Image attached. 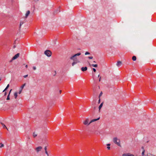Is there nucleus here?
Masks as SVG:
<instances>
[{"instance_id":"obj_24","label":"nucleus","mask_w":156,"mask_h":156,"mask_svg":"<svg viewBox=\"0 0 156 156\" xmlns=\"http://www.w3.org/2000/svg\"><path fill=\"white\" fill-rule=\"evenodd\" d=\"M90 54V53H89V52H87V51L85 53V55H89V54Z\"/></svg>"},{"instance_id":"obj_14","label":"nucleus","mask_w":156,"mask_h":156,"mask_svg":"<svg viewBox=\"0 0 156 156\" xmlns=\"http://www.w3.org/2000/svg\"><path fill=\"white\" fill-rule=\"evenodd\" d=\"M26 85V83H24V84H23L21 87H20V89L21 90H22L23 89V88L24 87V86H25Z\"/></svg>"},{"instance_id":"obj_5","label":"nucleus","mask_w":156,"mask_h":156,"mask_svg":"<svg viewBox=\"0 0 156 156\" xmlns=\"http://www.w3.org/2000/svg\"><path fill=\"white\" fill-rule=\"evenodd\" d=\"M20 56V54L19 53H17L14 56H13L12 58V60H11L10 61V62H11L12 61V60H15L17 58Z\"/></svg>"},{"instance_id":"obj_7","label":"nucleus","mask_w":156,"mask_h":156,"mask_svg":"<svg viewBox=\"0 0 156 156\" xmlns=\"http://www.w3.org/2000/svg\"><path fill=\"white\" fill-rule=\"evenodd\" d=\"M42 148V147H41L39 146V147H36L35 148V150L37 152H39V151H40L41 150Z\"/></svg>"},{"instance_id":"obj_16","label":"nucleus","mask_w":156,"mask_h":156,"mask_svg":"<svg viewBox=\"0 0 156 156\" xmlns=\"http://www.w3.org/2000/svg\"><path fill=\"white\" fill-rule=\"evenodd\" d=\"M14 96L15 97V98L16 99L17 97V93L16 92H15L14 94Z\"/></svg>"},{"instance_id":"obj_25","label":"nucleus","mask_w":156,"mask_h":156,"mask_svg":"<svg viewBox=\"0 0 156 156\" xmlns=\"http://www.w3.org/2000/svg\"><path fill=\"white\" fill-rule=\"evenodd\" d=\"M23 22H20V27L23 24Z\"/></svg>"},{"instance_id":"obj_29","label":"nucleus","mask_w":156,"mask_h":156,"mask_svg":"<svg viewBox=\"0 0 156 156\" xmlns=\"http://www.w3.org/2000/svg\"><path fill=\"white\" fill-rule=\"evenodd\" d=\"M93 71L94 72H96V69L94 68H93Z\"/></svg>"},{"instance_id":"obj_46","label":"nucleus","mask_w":156,"mask_h":156,"mask_svg":"<svg viewBox=\"0 0 156 156\" xmlns=\"http://www.w3.org/2000/svg\"><path fill=\"white\" fill-rule=\"evenodd\" d=\"M99 76H100V75H98V77H99Z\"/></svg>"},{"instance_id":"obj_17","label":"nucleus","mask_w":156,"mask_h":156,"mask_svg":"<svg viewBox=\"0 0 156 156\" xmlns=\"http://www.w3.org/2000/svg\"><path fill=\"white\" fill-rule=\"evenodd\" d=\"M1 124L2 125V126H3V128H6L7 129V128L6 127V126L3 123H1Z\"/></svg>"},{"instance_id":"obj_21","label":"nucleus","mask_w":156,"mask_h":156,"mask_svg":"<svg viewBox=\"0 0 156 156\" xmlns=\"http://www.w3.org/2000/svg\"><path fill=\"white\" fill-rule=\"evenodd\" d=\"M9 84H8L6 86V87L5 88V90H6L8 89V88H9Z\"/></svg>"},{"instance_id":"obj_39","label":"nucleus","mask_w":156,"mask_h":156,"mask_svg":"<svg viewBox=\"0 0 156 156\" xmlns=\"http://www.w3.org/2000/svg\"><path fill=\"white\" fill-rule=\"evenodd\" d=\"M100 99H99L98 101V103H100Z\"/></svg>"},{"instance_id":"obj_19","label":"nucleus","mask_w":156,"mask_h":156,"mask_svg":"<svg viewBox=\"0 0 156 156\" xmlns=\"http://www.w3.org/2000/svg\"><path fill=\"white\" fill-rule=\"evenodd\" d=\"M91 66L94 67H98V65L97 64H92Z\"/></svg>"},{"instance_id":"obj_4","label":"nucleus","mask_w":156,"mask_h":156,"mask_svg":"<svg viewBox=\"0 0 156 156\" xmlns=\"http://www.w3.org/2000/svg\"><path fill=\"white\" fill-rule=\"evenodd\" d=\"M74 61V62L72 63V65L73 66L75 64H76L78 62H79L76 57H75L73 59H71Z\"/></svg>"},{"instance_id":"obj_38","label":"nucleus","mask_w":156,"mask_h":156,"mask_svg":"<svg viewBox=\"0 0 156 156\" xmlns=\"http://www.w3.org/2000/svg\"><path fill=\"white\" fill-rule=\"evenodd\" d=\"M107 146H109L110 145V144H107Z\"/></svg>"},{"instance_id":"obj_44","label":"nucleus","mask_w":156,"mask_h":156,"mask_svg":"<svg viewBox=\"0 0 156 156\" xmlns=\"http://www.w3.org/2000/svg\"><path fill=\"white\" fill-rule=\"evenodd\" d=\"M151 156H155V155H153L152 154L151 155Z\"/></svg>"},{"instance_id":"obj_47","label":"nucleus","mask_w":156,"mask_h":156,"mask_svg":"<svg viewBox=\"0 0 156 156\" xmlns=\"http://www.w3.org/2000/svg\"><path fill=\"white\" fill-rule=\"evenodd\" d=\"M94 109H95V107H94Z\"/></svg>"},{"instance_id":"obj_10","label":"nucleus","mask_w":156,"mask_h":156,"mask_svg":"<svg viewBox=\"0 0 156 156\" xmlns=\"http://www.w3.org/2000/svg\"><path fill=\"white\" fill-rule=\"evenodd\" d=\"M30 13V11L29 10H28L27 11L26 14H25V17L26 18H27V17L29 15Z\"/></svg>"},{"instance_id":"obj_27","label":"nucleus","mask_w":156,"mask_h":156,"mask_svg":"<svg viewBox=\"0 0 156 156\" xmlns=\"http://www.w3.org/2000/svg\"><path fill=\"white\" fill-rule=\"evenodd\" d=\"M88 58L90 59H92L93 58V57L92 56H89L88 57Z\"/></svg>"},{"instance_id":"obj_11","label":"nucleus","mask_w":156,"mask_h":156,"mask_svg":"<svg viewBox=\"0 0 156 156\" xmlns=\"http://www.w3.org/2000/svg\"><path fill=\"white\" fill-rule=\"evenodd\" d=\"M121 64H122L121 62L120 61H119L118 62L116 65L118 67H119L120 66H121Z\"/></svg>"},{"instance_id":"obj_23","label":"nucleus","mask_w":156,"mask_h":156,"mask_svg":"<svg viewBox=\"0 0 156 156\" xmlns=\"http://www.w3.org/2000/svg\"><path fill=\"white\" fill-rule=\"evenodd\" d=\"M6 99L7 100H9L10 99L9 94L8 95Z\"/></svg>"},{"instance_id":"obj_18","label":"nucleus","mask_w":156,"mask_h":156,"mask_svg":"<svg viewBox=\"0 0 156 156\" xmlns=\"http://www.w3.org/2000/svg\"><path fill=\"white\" fill-rule=\"evenodd\" d=\"M60 11L59 10V9H58L55 11L54 12V14H56L58 13V12H59Z\"/></svg>"},{"instance_id":"obj_26","label":"nucleus","mask_w":156,"mask_h":156,"mask_svg":"<svg viewBox=\"0 0 156 156\" xmlns=\"http://www.w3.org/2000/svg\"><path fill=\"white\" fill-rule=\"evenodd\" d=\"M102 92H101L100 93V94H99V98H100V96H101L102 95Z\"/></svg>"},{"instance_id":"obj_8","label":"nucleus","mask_w":156,"mask_h":156,"mask_svg":"<svg viewBox=\"0 0 156 156\" xmlns=\"http://www.w3.org/2000/svg\"><path fill=\"white\" fill-rule=\"evenodd\" d=\"M122 156H134V155L129 153H128L126 154H122Z\"/></svg>"},{"instance_id":"obj_22","label":"nucleus","mask_w":156,"mask_h":156,"mask_svg":"<svg viewBox=\"0 0 156 156\" xmlns=\"http://www.w3.org/2000/svg\"><path fill=\"white\" fill-rule=\"evenodd\" d=\"M37 136V134H35L34 132V133H33V136L34 137H36Z\"/></svg>"},{"instance_id":"obj_37","label":"nucleus","mask_w":156,"mask_h":156,"mask_svg":"<svg viewBox=\"0 0 156 156\" xmlns=\"http://www.w3.org/2000/svg\"><path fill=\"white\" fill-rule=\"evenodd\" d=\"M6 94H7V93H6V92H5V93L4 95H5V96L6 95Z\"/></svg>"},{"instance_id":"obj_32","label":"nucleus","mask_w":156,"mask_h":156,"mask_svg":"<svg viewBox=\"0 0 156 156\" xmlns=\"http://www.w3.org/2000/svg\"><path fill=\"white\" fill-rule=\"evenodd\" d=\"M107 148L108 150H110V147L109 146H108L107 147Z\"/></svg>"},{"instance_id":"obj_20","label":"nucleus","mask_w":156,"mask_h":156,"mask_svg":"<svg viewBox=\"0 0 156 156\" xmlns=\"http://www.w3.org/2000/svg\"><path fill=\"white\" fill-rule=\"evenodd\" d=\"M4 146V145L2 143H0V148H2V147H3Z\"/></svg>"},{"instance_id":"obj_15","label":"nucleus","mask_w":156,"mask_h":156,"mask_svg":"<svg viewBox=\"0 0 156 156\" xmlns=\"http://www.w3.org/2000/svg\"><path fill=\"white\" fill-rule=\"evenodd\" d=\"M136 56H133L132 58V60H133V61H135L136 60Z\"/></svg>"},{"instance_id":"obj_1","label":"nucleus","mask_w":156,"mask_h":156,"mask_svg":"<svg viewBox=\"0 0 156 156\" xmlns=\"http://www.w3.org/2000/svg\"><path fill=\"white\" fill-rule=\"evenodd\" d=\"M99 119L100 117L97 119H92L89 122V119L88 118H87L85 119V120L84 121H83V123L85 125L88 126L91 123L96 121L97 120H98Z\"/></svg>"},{"instance_id":"obj_9","label":"nucleus","mask_w":156,"mask_h":156,"mask_svg":"<svg viewBox=\"0 0 156 156\" xmlns=\"http://www.w3.org/2000/svg\"><path fill=\"white\" fill-rule=\"evenodd\" d=\"M87 69V67H82L81 68V70L83 72L86 71Z\"/></svg>"},{"instance_id":"obj_43","label":"nucleus","mask_w":156,"mask_h":156,"mask_svg":"<svg viewBox=\"0 0 156 156\" xmlns=\"http://www.w3.org/2000/svg\"><path fill=\"white\" fill-rule=\"evenodd\" d=\"M93 62H94V63H96V62H95V61H94Z\"/></svg>"},{"instance_id":"obj_30","label":"nucleus","mask_w":156,"mask_h":156,"mask_svg":"<svg viewBox=\"0 0 156 156\" xmlns=\"http://www.w3.org/2000/svg\"><path fill=\"white\" fill-rule=\"evenodd\" d=\"M28 76V75H24L23 76V77L24 78H26Z\"/></svg>"},{"instance_id":"obj_42","label":"nucleus","mask_w":156,"mask_h":156,"mask_svg":"<svg viewBox=\"0 0 156 156\" xmlns=\"http://www.w3.org/2000/svg\"><path fill=\"white\" fill-rule=\"evenodd\" d=\"M59 92H60V93H61V90H60L59 91Z\"/></svg>"},{"instance_id":"obj_2","label":"nucleus","mask_w":156,"mask_h":156,"mask_svg":"<svg viewBox=\"0 0 156 156\" xmlns=\"http://www.w3.org/2000/svg\"><path fill=\"white\" fill-rule=\"evenodd\" d=\"M113 142L115 144H117L119 146L121 147L120 144V140L117 137H114L113 138Z\"/></svg>"},{"instance_id":"obj_40","label":"nucleus","mask_w":156,"mask_h":156,"mask_svg":"<svg viewBox=\"0 0 156 156\" xmlns=\"http://www.w3.org/2000/svg\"><path fill=\"white\" fill-rule=\"evenodd\" d=\"M27 66H27V65H26V66H25V67H26V68H27Z\"/></svg>"},{"instance_id":"obj_35","label":"nucleus","mask_w":156,"mask_h":156,"mask_svg":"<svg viewBox=\"0 0 156 156\" xmlns=\"http://www.w3.org/2000/svg\"><path fill=\"white\" fill-rule=\"evenodd\" d=\"M101 80V77H100L99 78V82Z\"/></svg>"},{"instance_id":"obj_31","label":"nucleus","mask_w":156,"mask_h":156,"mask_svg":"<svg viewBox=\"0 0 156 156\" xmlns=\"http://www.w3.org/2000/svg\"><path fill=\"white\" fill-rule=\"evenodd\" d=\"M45 153L48 156V154L47 151H45Z\"/></svg>"},{"instance_id":"obj_3","label":"nucleus","mask_w":156,"mask_h":156,"mask_svg":"<svg viewBox=\"0 0 156 156\" xmlns=\"http://www.w3.org/2000/svg\"><path fill=\"white\" fill-rule=\"evenodd\" d=\"M44 53L48 57H50L51 55V52L49 50L45 51Z\"/></svg>"},{"instance_id":"obj_36","label":"nucleus","mask_w":156,"mask_h":156,"mask_svg":"<svg viewBox=\"0 0 156 156\" xmlns=\"http://www.w3.org/2000/svg\"><path fill=\"white\" fill-rule=\"evenodd\" d=\"M11 90H12V89H11V90H10V91H9V95H10V93H11Z\"/></svg>"},{"instance_id":"obj_41","label":"nucleus","mask_w":156,"mask_h":156,"mask_svg":"<svg viewBox=\"0 0 156 156\" xmlns=\"http://www.w3.org/2000/svg\"><path fill=\"white\" fill-rule=\"evenodd\" d=\"M6 90H5V89L3 90V92H5V91H6Z\"/></svg>"},{"instance_id":"obj_33","label":"nucleus","mask_w":156,"mask_h":156,"mask_svg":"<svg viewBox=\"0 0 156 156\" xmlns=\"http://www.w3.org/2000/svg\"><path fill=\"white\" fill-rule=\"evenodd\" d=\"M44 149L45 150V151H47V147H45L44 148Z\"/></svg>"},{"instance_id":"obj_28","label":"nucleus","mask_w":156,"mask_h":156,"mask_svg":"<svg viewBox=\"0 0 156 156\" xmlns=\"http://www.w3.org/2000/svg\"><path fill=\"white\" fill-rule=\"evenodd\" d=\"M22 90L20 89L19 91V94H20L22 91Z\"/></svg>"},{"instance_id":"obj_45","label":"nucleus","mask_w":156,"mask_h":156,"mask_svg":"<svg viewBox=\"0 0 156 156\" xmlns=\"http://www.w3.org/2000/svg\"><path fill=\"white\" fill-rule=\"evenodd\" d=\"M15 46H13V48H15Z\"/></svg>"},{"instance_id":"obj_13","label":"nucleus","mask_w":156,"mask_h":156,"mask_svg":"<svg viewBox=\"0 0 156 156\" xmlns=\"http://www.w3.org/2000/svg\"><path fill=\"white\" fill-rule=\"evenodd\" d=\"M103 102L101 103V104L100 105H99V110H100L101 109V108H102V106H103Z\"/></svg>"},{"instance_id":"obj_6","label":"nucleus","mask_w":156,"mask_h":156,"mask_svg":"<svg viewBox=\"0 0 156 156\" xmlns=\"http://www.w3.org/2000/svg\"><path fill=\"white\" fill-rule=\"evenodd\" d=\"M81 55V53L80 52L78 53L77 54H76L73 55V56H71L70 58V59H72L73 58L75 57H76L77 56H79Z\"/></svg>"},{"instance_id":"obj_12","label":"nucleus","mask_w":156,"mask_h":156,"mask_svg":"<svg viewBox=\"0 0 156 156\" xmlns=\"http://www.w3.org/2000/svg\"><path fill=\"white\" fill-rule=\"evenodd\" d=\"M142 148L143 149V151H142V156H144V152H145V150H144V147H142Z\"/></svg>"},{"instance_id":"obj_34","label":"nucleus","mask_w":156,"mask_h":156,"mask_svg":"<svg viewBox=\"0 0 156 156\" xmlns=\"http://www.w3.org/2000/svg\"><path fill=\"white\" fill-rule=\"evenodd\" d=\"M33 69L34 70H35L36 69V67H33Z\"/></svg>"}]
</instances>
